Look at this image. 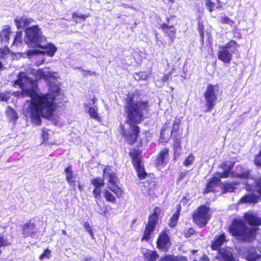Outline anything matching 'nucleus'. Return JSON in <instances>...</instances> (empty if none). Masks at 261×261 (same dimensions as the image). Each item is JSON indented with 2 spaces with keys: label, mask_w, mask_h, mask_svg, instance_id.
I'll return each instance as SVG.
<instances>
[{
  "label": "nucleus",
  "mask_w": 261,
  "mask_h": 261,
  "mask_svg": "<svg viewBox=\"0 0 261 261\" xmlns=\"http://www.w3.org/2000/svg\"><path fill=\"white\" fill-rule=\"evenodd\" d=\"M37 80L44 79L51 83L57 76L55 73L42 69L32 70ZM14 84L19 86L21 91L15 92L14 94L18 97L28 96L31 100L26 101L23 106V114L30 118L36 125L41 124V117L53 120V113L56 106L54 101L60 92V89L57 84L50 83L48 94H39L35 91L37 85L36 81L29 77L25 73L20 72Z\"/></svg>",
  "instance_id": "nucleus-1"
},
{
  "label": "nucleus",
  "mask_w": 261,
  "mask_h": 261,
  "mask_svg": "<svg viewBox=\"0 0 261 261\" xmlns=\"http://www.w3.org/2000/svg\"><path fill=\"white\" fill-rule=\"evenodd\" d=\"M135 96L128 95L125 105L127 122L129 126L128 132L122 127V134L128 142L134 144L137 140L140 128L137 125L143 119L144 114L148 110L146 101L135 100Z\"/></svg>",
  "instance_id": "nucleus-2"
},
{
  "label": "nucleus",
  "mask_w": 261,
  "mask_h": 261,
  "mask_svg": "<svg viewBox=\"0 0 261 261\" xmlns=\"http://www.w3.org/2000/svg\"><path fill=\"white\" fill-rule=\"evenodd\" d=\"M25 43L31 47H38L43 49V54L48 56L53 57L57 48L54 44L48 43L45 44L46 38L43 35L41 29L37 25L28 27L25 31Z\"/></svg>",
  "instance_id": "nucleus-3"
},
{
  "label": "nucleus",
  "mask_w": 261,
  "mask_h": 261,
  "mask_svg": "<svg viewBox=\"0 0 261 261\" xmlns=\"http://www.w3.org/2000/svg\"><path fill=\"white\" fill-rule=\"evenodd\" d=\"M256 228H249L242 220H234L229 230L232 236L240 237L242 239L250 241L255 237Z\"/></svg>",
  "instance_id": "nucleus-4"
},
{
  "label": "nucleus",
  "mask_w": 261,
  "mask_h": 261,
  "mask_svg": "<svg viewBox=\"0 0 261 261\" xmlns=\"http://www.w3.org/2000/svg\"><path fill=\"white\" fill-rule=\"evenodd\" d=\"M227 162L232 163L231 162ZM232 163L234 164V163ZM233 167L232 168H233ZM232 169L230 171L229 176L253 180V184H255V185L246 182V189L248 191L255 190L261 195V177L257 179H253L250 174V171L244 169L241 166H237L234 172L232 171Z\"/></svg>",
  "instance_id": "nucleus-5"
},
{
  "label": "nucleus",
  "mask_w": 261,
  "mask_h": 261,
  "mask_svg": "<svg viewBox=\"0 0 261 261\" xmlns=\"http://www.w3.org/2000/svg\"><path fill=\"white\" fill-rule=\"evenodd\" d=\"M233 166V163H228L226 161L222 162L220 167L223 169V172L216 173L213 177L210 180L204 191V193L213 191L214 186L219 184L220 181V178L229 177L230 171L232 169Z\"/></svg>",
  "instance_id": "nucleus-6"
},
{
  "label": "nucleus",
  "mask_w": 261,
  "mask_h": 261,
  "mask_svg": "<svg viewBox=\"0 0 261 261\" xmlns=\"http://www.w3.org/2000/svg\"><path fill=\"white\" fill-rule=\"evenodd\" d=\"M239 45L234 40H231L223 46H220L218 53L219 60L224 63H230L232 54L238 50Z\"/></svg>",
  "instance_id": "nucleus-7"
},
{
  "label": "nucleus",
  "mask_w": 261,
  "mask_h": 261,
  "mask_svg": "<svg viewBox=\"0 0 261 261\" xmlns=\"http://www.w3.org/2000/svg\"><path fill=\"white\" fill-rule=\"evenodd\" d=\"M219 95V87L218 85L208 84L203 94L206 112H211L216 105Z\"/></svg>",
  "instance_id": "nucleus-8"
},
{
  "label": "nucleus",
  "mask_w": 261,
  "mask_h": 261,
  "mask_svg": "<svg viewBox=\"0 0 261 261\" xmlns=\"http://www.w3.org/2000/svg\"><path fill=\"white\" fill-rule=\"evenodd\" d=\"M209 207L202 205L199 207L193 213V218L194 222L200 227H203L206 225L210 219Z\"/></svg>",
  "instance_id": "nucleus-9"
},
{
  "label": "nucleus",
  "mask_w": 261,
  "mask_h": 261,
  "mask_svg": "<svg viewBox=\"0 0 261 261\" xmlns=\"http://www.w3.org/2000/svg\"><path fill=\"white\" fill-rule=\"evenodd\" d=\"M103 177L105 179H108L109 183L108 188L113 192L118 197H119L122 193V191L116 185L117 177L116 174L110 167H108L103 170Z\"/></svg>",
  "instance_id": "nucleus-10"
},
{
  "label": "nucleus",
  "mask_w": 261,
  "mask_h": 261,
  "mask_svg": "<svg viewBox=\"0 0 261 261\" xmlns=\"http://www.w3.org/2000/svg\"><path fill=\"white\" fill-rule=\"evenodd\" d=\"M160 212L161 210L159 207H156L154 209L153 214L149 217L148 222L146 226L142 240L147 241L150 238V234L155 229Z\"/></svg>",
  "instance_id": "nucleus-11"
},
{
  "label": "nucleus",
  "mask_w": 261,
  "mask_h": 261,
  "mask_svg": "<svg viewBox=\"0 0 261 261\" xmlns=\"http://www.w3.org/2000/svg\"><path fill=\"white\" fill-rule=\"evenodd\" d=\"M129 155L133 160V164L135 168L140 179H144L146 176L144 167L141 165L140 153L138 150L133 149L129 152Z\"/></svg>",
  "instance_id": "nucleus-12"
},
{
  "label": "nucleus",
  "mask_w": 261,
  "mask_h": 261,
  "mask_svg": "<svg viewBox=\"0 0 261 261\" xmlns=\"http://www.w3.org/2000/svg\"><path fill=\"white\" fill-rule=\"evenodd\" d=\"M216 258L220 261H236L233 250L230 247L219 249Z\"/></svg>",
  "instance_id": "nucleus-13"
},
{
  "label": "nucleus",
  "mask_w": 261,
  "mask_h": 261,
  "mask_svg": "<svg viewBox=\"0 0 261 261\" xmlns=\"http://www.w3.org/2000/svg\"><path fill=\"white\" fill-rule=\"evenodd\" d=\"M170 246V240L166 232L162 231L159 236L157 241V247L163 250H167Z\"/></svg>",
  "instance_id": "nucleus-14"
},
{
  "label": "nucleus",
  "mask_w": 261,
  "mask_h": 261,
  "mask_svg": "<svg viewBox=\"0 0 261 261\" xmlns=\"http://www.w3.org/2000/svg\"><path fill=\"white\" fill-rule=\"evenodd\" d=\"M66 178L68 183L74 190H75V182L78 181V176L74 173L71 166H69L64 170Z\"/></svg>",
  "instance_id": "nucleus-15"
},
{
  "label": "nucleus",
  "mask_w": 261,
  "mask_h": 261,
  "mask_svg": "<svg viewBox=\"0 0 261 261\" xmlns=\"http://www.w3.org/2000/svg\"><path fill=\"white\" fill-rule=\"evenodd\" d=\"M37 232L38 228H36L35 224L31 221L23 226L22 234L25 238L29 236L33 238L35 237Z\"/></svg>",
  "instance_id": "nucleus-16"
},
{
  "label": "nucleus",
  "mask_w": 261,
  "mask_h": 261,
  "mask_svg": "<svg viewBox=\"0 0 261 261\" xmlns=\"http://www.w3.org/2000/svg\"><path fill=\"white\" fill-rule=\"evenodd\" d=\"M244 220L250 225L258 226L261 225V217H258L255 214L251 212L244 214Z\"/></svg>",
  "instance_id": "nucleus-17"
},
{
  "label": "nucleus",
  "mask_w": 261,
  "mask_h": 261,
  "mask_svg": "<svg viewBox=\"0 0 261 261\" xmlns=\"http://www.w3.org/2000/svg\"><path fill=\"white\" fill-rule=\"evenodd\" d=\"M161 28L163 32L166 34L167 36L169 38L170 43L173 42L175 38L176 29L173 25H169L168 24L164 23L160 25Z\"/></svg>",
  "instance_id": "nucleus-18"
},
{
  "label": "nucleus",
  "mask_w": 261,
  "mask_h": 261,
  "mask_svg": "<svg viewBox=\"0 0 261 261\" xmlns=\"http://www.w3.org/2000/svg\"><path fill=\"white\" fill-rule=\"evenodd\" d=\"M168 153L169 149L167 148H164L160 152L156 160V165L158 167L163 168L167 164Z\"/></svg>",
  "instance_id": "nucleus-19"
},
{
  "label": "nucleus",
  "mask_w": 261,
  "mask_h": 261,
  "mask_svg": "<svg viewBox=\"0 0 261 261\" xmlns=\"http://www.w3.org/2000/svg\"><path fill=\"white\" fill-rule=\"evenodd\" d=\"M34 22V19L27 17H17L15 19V24L18 29L25 27Z\"/></svg>",
  "instance_id": "nucleus-20"
},
{
  "label": "nucleus",
  "mask_w": 261,
  "mask_h": 261,
  "mask_svg": "<svg viewBox=\"0 0 261 261\" xmlns=\"http://www.w3.org/2000/svg\"><path fill=\"white\" fill-rule=\"evenodd\" d=\"M225 241V236L224 233H222L220 236H216L212 242L211 248L212 250H219V247Z\"/></svg>",
  "instance_id": "nucleus-21"
},
{
  "label": "nucleus",
  "mask_w": 261,
  "mask_h": 261,
  "mask_svg": "<svg viewBox=\"0 0 261 261\" xmlns=\"http://www.w3.org/2000/svg\"><path fill=\"white\" fill-rule=\"evenodd\" d=\"M258 196L254 193H250L245 195L240 200V202L243 203H257Z\"/></svg>",
  "instance_id": "nucleus-22"
},
{
  "label": "nucleus",
  "mask_w": 261,
  "mask_h": 261,
  "mask_svg": "<svg viewBox=\"0 0 261 261\" xmlns=\"http://www.w3.org/2000/svg\"><path fill=\"white\" fill-rule=\"evenodd\" d=\"M260 257V255L257 253L255 248H249L247 251L246 259L248 261H256Z\"/></svg>",
  "instance_id": "nucleus-23"
},
{
  "label": "nucleus",
  "mask_w": 261,
  "mask_h": 261,
  "mask_svg": "<svg viewBox=\"0 0 261 261\" xmlns=\"http://www.w3.org/2000/svg\"><path fill=\"white\" fill-rule=\"evenodd\" d=\"M143 254L147 261H155L159 257V255L156 252L149 250H146Z\"/></svg>",
  "instance_id": "nucleus-24"
},
{
  "label": "nucleus",
  "mask_w": 261,
  "mask_h": 261,
  "mask_svg": "<svg viewBox=\"0 0 261 261\" xmlns=\"http://www.w3.org/2000/svg\"><path fill=\"white\" fill-rule=\"evenodd\" d=\"M10 35H12L10 28L8 26H5L0 34L1 40L6 44L8 42Z\"/></svg>",
  "instance_id": "nucleus-25"
},
{
  "label": "nucleus",
  "mask_w": 261,
  "mask_h": 261,
  "mask_svg": "<svg viewBox=\"0 0 261 261\" xmlns=\"http://www.w3.org/2000/svg\"><path fill=\"white\" fill-rule=\"evenodd\" d=\"M174 137V144L173 148L174 154L179 155L181 149V136H173Z\"/></svg>",
  "instance_id": "nucleus-26"
},
{
  "label": "nucleus",
  "mask_w": 261,
  "mask_h": 261,
  "mask_svg": "<svg viewBox=\"0 0 261 261\" xmlns=\"http://www.w3.org/2000/svg\"><path fill=\"white\" fill-rule=\"evenodd\" d=\"M236 184L235 182H226L225 184H223L221 187L223 193L233 192L236 188Z\"/></svg>",
  "instance_id": "nucleus-27"
},
{
  "label": "nucleus",
  "mask_w": 261,
  "mask_h": 261,
  "mask_svg": "<svg viewBox=\"0 0 261 261\" xmlns=\"http://www.w3.org/2000/svg\"><path fill=\"white\" fill-rule=\"evenodd\" d=\"M6 113L7 116L10 120L15 121L17 119L18 115L17 112L10 107H8Z\"/></svg>",
  "instance_id": "nucleus-28"
},
{
  "label": "nucleus",
  "mask_w": 261,
  "mask_h": 261,
  "mask_svg": "<svg viewBox=\"0 0 261 261\" xmlns=\"http://www.w3.org/2000/svg\"><path fill=\"white\" fill-rule=\"evenodd\" d=\"M9 57V50L0 49V70L3 69V63L5 60Z\"/></svg>",
  "instance_id": "nucleus-29"
},
{
  "label": "nucleus",
  "mask_w": 261,
  "mask_h": 261,
  "mask_svg": "<svg viewBox=\"0 0 261 261\" xmlns=\"http://www.w3.org/2000/svg\"><path fill=\"white\" fill-rule=\"evenodd\" d=\"M179 208H177V212H176L172 216V217L170 219V222L169 223V225L171 227H174L176 224V223L178 220L179 218V208H180V206L177 205Z\"/></svg>",
  "instance_id": "nucleus-30"
},
{
  "label": "nucleus",
  "mask_w": 261,
  "mask_h": 261,
  "mask_svg": "<svg viewBox=\"0 0 261 261\" xmlns=\"http://www.w3.org/2000/svg\"><path fill=\"white\" fill-rule=\"evenodd\" d=\"M181 119L179 118H176L174 121L173 124L172 129L171 131V135L172 136H176V133L179 129V124L180 123Z\"/></svg>",
  "instance_id": "nucleus-31"
},
{
  "label": "nucleus",
  "mask_w": 261,
  "mask_h": 261,
  "mask_svg": "<svg viewBox=\"0 0 261 261\" xmlns=\"http://www.w3.org/2000/svg\"><path fill=\"white\" fill-rule=\"evenodd\" d=\"M97 112L98 110L96 106L89 107L88 113L91 118L95 119H98L99 117Z\"/></svg>",
  "instance_id": "nucleus-32"
},
{
  "label": "nucleus",
  "mask_w": 261,
  "mask_h": 261,
  "mask_svg": "<svg viewBox=\"0 0 261 261\" xmlns=\"http://www.w3.org/2000/svg\"><path fill=\"white\" fill-rule=\"evenodd\" d=\"M22 33L21 32H17L15 35H13L14 39L13 41L12 45L17 46L21 42Z\"/></svg>",
  "instance_id": "nucleus-33"
},
{
  "label": "nucleus",
  "mask_w": 261,
  "mask_h": 261,
  "mask_svg": "<svg viewBox=\"0 0 261 261\" xmlns=\"http://www.w3.org/2000/svg\"><path fill=\"white\" fill-rule=\"evenodd\" d=\"M91 184L94 188H101L104 185V181L102 179L97 177L91 180Z\"/></svg>",
  "instance_id": "nucleus-34"
},
{
  "label": "nucleus",
  "mask_w": 261,
  "mask_h": 261,
  "mask_svg": "<svg viewBox=\"0 0 261 261\" xmlns=\"http://www.w3.org/2000/svg\"><path fill=\"white\" fill-rule=\"evenodd\" d=\"M134 79L137 81L145 80L148 77V74L145 72H140L134 75Z\"/></svg>",
  "instance_id": "nucleus-35"
},
{
  "label": "nucleus",
  "mask_w": 261,
  "mask_h": 261,
  "mask_svg": "<svg viewBox=\"0 0 261 261\" xmlns=\"http://www.w3.org/2000/svg\"><path fill=\"white\" fill-rule=\"evenodd\" d=\"M101 188H94L93 190V194L95 198V201L98 205H99L98 200L101 198Z\"/></svg>",
  "instance_id": "nucleus-36"
},
{
  "label": "nucleus",
  "mask_w": 261,
  "mask_h": 261,
  "mask_svg": "<svg viewBox=\"0 0 261 261\" xmlns=\"http://www.w3.org/2000/svg\"><path fill=\"white\" fill-rule=\"evenodd\" d=\"M105 197L106 199L110 202L114 203L116 202V198L115 196L108 190L105 191Z\"/></svg>",
  "instance_id": "nucleus-37"
},
{
  "label": "nucleus",
  "mask_w": 261,
  "mask_h": 261,
  "mask_svg": "<svg viewBox=\"0 0 261 261\" xmlns=\"http://www.w3.org/2000/svg\"><path fill=\"white\" fill-rule=\"evenodd\" d=\"M10 98V93H1L0 92V100L5 101L8 103Z\"/></svg>",
  "instance_id": "nucleus-38"
},
{
  "label": "nucleus",
  "mask_w": 261,
  "mask_h": 261,
  "mask_svg": "<svg viewBox=\"0 0 261 261\" xmlns=\"http://www.w3.org/2000/svg\"><path fill=\"white\" fill-rule=\"evenodd\" d=\"M205 5L210 12L213 11L215 6V3L212 2L210 0H205Z\"/></svg>",
  "instance_id": "nucleus-39"
},
{
  "label": "nucleus",
  "mask_w": 261,
  "mask_h": 261,
  "mask_svg": "<svg viewBox=\"0 0 261 261\" xmlns=\"http://www.w3.org/2000/svg\"><path fill=\"white\" fill-rule=\"evenodd\" d=\"M194 160V156L192 154H190L185 160L184 165L185 166H188L192 164Z\"/></svg>",
  "instance_id": "nucleus-40"
},
{
  "label": "nucleus",
  "mask_w": 261,
  "mask_h": 261,
  "mask_svg": "<svg viewBox=\"0 0 261 261\" xmlns=\"http://www.w3.org/2000/svg\"><path fill=\"white\" fill-rule=\"evenodd\" d=\"M88 17L87 15L80 14L79 15L77 13H73V18L76 22H77V19H82L83 20H85L86 18Z\"/></svg>",
  "instance_id": "nucleus-41"
},
{
  "label": "nucleus",
  "mask_w": 261,
  "mask_h": 261,
  "mask_svg": "<svg viewBox=\"0 0 261 261\" xmlns=\"http://www.w3.org/2000/svg\"><path fill=\"white\" fill-rule=\"evenodd\" d=\"M198 29L201 37V40H203L204 38V26L201 22L198 23Z\"/></svg>",
  "instance_id": "nucleus-42"
},
{
  "label": "nucleus",
  "mask_w": 261,
  "mask_h": 261,
  "mask_svg": "<svg viewBox=\"0 0 261 261\" xmlns=\"http://www.w3.org/2000/svg\"><path fill=\"white\" fill-rule=\"evenodd\" d=\"M41 53H42V51H41L38 49H30L27 52V56L29 58H31L33 55H37Z\"/></svg>",
  "instance_id": "nucleus-43"
},
{
  "label": "nucleus",
  "mask_w": 261,
  "mask_h": 261,
  "mask_svg": "<svg viewBox=\"0 0 261 261\" xmlns=\"http://www.w3.org/2000/svg\"><path fill=\"white\" fill-rule=\"evenodd\" d=\"M184 233L186 237L188 238L195 233V230L193 228H190L189 229L185 230Z\"/></svg>",
  "instance_id": "nucleus-44"
},
{
  "label": "nucleus",
  "mask_w": 261,
  "mask_h": 261,
  "mask_svg": "<svg viewBox=\"0 0 261 261\" xmlns=\"http://www.w3.org/2000/svg\"><path fill=\"white\" fill-rule=\"evenodd\" d=\"M50 254V251L48 249H46L44 251V253L40 256L39 258L40 259H43L44 258H48L49 257Z\"/></svg>",
  "instance_id": "nucleus-45"
},
{
  "label": "nucleus",
  "mask_w": 261,
  "mask_h": 261,
  "mask_svg": "<svg viewBox=\"0 0 261 261\" xmlns=\"http://www.w3.org/2000/svg\"><path fill=\"white\" fill-rule=\"evenodd\" d=\"M47 129L44 128L42 129V137L44 140H47L48 137V134L47 133Z\"/></svg>",
  "instance_id": "nucleus-46"
},
{
  "label": "nucleus",
  "mask_w": 261,
  "mask_h": 261,
  "mask_svg": "<svg viewBox=\"0 0 261 261\" xmlns=\"http://www.w3.org/2000/svg\"><path fill=\"white\" fill-rule=\"evenodd\" d=\"M84 227L87 232L91 231L92 229L89 225V223L88 222H85L84 223Z\"/></svg>",
  "instance_id": "nucleus-47"
},
{
  "label": "nucleus",
  "mask_w": 261,
  "mask_h": 261,
  "mask_svg": "<svg viewBox=\"0 0 261 261\" xmlns=\"http://www.w3.org/2000/svg\"><path fill=\"white\" fill-rule=\"evenodd\" d=\"M222 21L227 24H231L233 23V21L228 17L225 16L223 18Z\"/></svg>",
  "instance_id": "nucleus-48"
},
{
  "label": "nucleus",
  "mask_w": 261,
  "mask_h": 261,
  "mask_svg": "<svg viewBox=\"0 0 261 261\" xmlns=\"http://www.w3.org/2000/svg\"><path fill=\"white\" fill-rule=\"evenodd\" d=\"M83 75H96V73L95 72H92V71H89V70H85V71H84L83 72Z\"/></svg>",
  "instance_id": "nucleus-49"
},
{
  "label": "nucleus",
  "mask_w": 261,
  "mask_h": 261,
  "mask_svg": "<svg viewBox=\"0 0 261 261\" xmlns=\"http://www.w3.org/2000/svg\"><path fill=\"white\" fill-rule=\"evenodd\" d=\"M187 174V171L181 172L180 173L179 177V178L178 179V180L179 181L181 180L186 176Z\"/></svg>",
  "instance_id": "nucleus-50"
},
{
  "label": "nucleus",
  "mask_w": 261,
  "mask_h": 261,
  "mask_svg": "<svg viewBox=\"0 0 261 261\" xmlns=\"http://www.w3.org/2000/svg\"><path fill=\"white\" fill-rule=\"evenodd\" d=\"M200 261H210L209 258L206 255H204L201 259Z\"/></svg>",
  "instance_id": "nucleus-51"
},
{
  "label": "nucleus",
  "mask_w": 261,
  "mask_h": 261,
  "mask_svg": "<svg viewBox=\"0 0 261 261\" xmlns=\"http://www.w3.org/2000/svg\"><path fill=\"white\" fill-rule=\"evenodd\" d=\"M162 44H163V42H162V41H160V40L157 39V40H156V44L159 46L161 47Z\"/></svg>",
  "instance_id": "nucleus-52"
},
{
  "label": "nucleus",
  "mask_w": 261,
  "mask_h": 261,
  "mask_svg": "<svg viewBox=\"0 0 261 261\" xmlns=\"http://www.w3.org/2000/svg\"><path fill=\"white\" fill-rule=\"evenodd\" d=\"M78 188L80 191H82L83 190V186L81 185L80 182H79Z\"/></svg>",
  "instance_id": "nucleus-53"
},
{
  "label": "nucleus",
  "mask_w": 261,
  "mask_h": 261,
  "mask_svg": "<svg viewBox=\"0 0 261 261\" xmlns=\"http://www.w3.org/2000/svg\"><path fill=\"white\" fill-rule=\"evenodd\" d=\"M90 234V237L92 238V239H94V233L92 231V230H91V231H89L88 232Z\"/></svg>",
  "instance_id": "nucleus-54"
},
{
  "label": "nucleus",
  "mask_w": 261,
  "mask_h": 261,
  "mask_svg": "<svg viewBox=\"0 0 261 261\" xmlns=\"http://www.w3.org/2000/svg\"><path fill=\"white\" fill-rule=\"evenodd\" d=\"M168 77H169V75H165L164 76L163 80L164 81H166L168 80Z\"/></svg>",
  "instance_id": "nucleus-55"
},
{
  "label": "nucleus",
  "mask_w": 261,
  "mask_h": 261,
  "mask_svg": "<svg viewBox=\"0 0 261 261\" xmlns=\"http://www.w3.org/2000/svg\"><path fill=\"white\" fill-rule=\"evenodd\" d=\"M92 103H93V104H94V103H95V101H96V99L95 98H93L92 99Z\"/></svg>",
  "instance_id": "nucleus-56"
},
{
  "label": "nucleus",
  "mask_w": 261,
  "mask_h": 261,
  "mask_svg": "<svg viewBox=\"0 0 261 261\" xmlns=\"http://www.w3.org/2000/svg\"><path fill=\"white\" fill-rule=\"evenodd\" d=\"M62 232L63 234H66V231L65 230H62Z\"/></svg>",
  "instance_id": "nucleus-57"
},
{
  "label": "nucleus",
  "mask_w": 261,
  "mask_h": 261,
  "mask_svg": "<svg viewBox=\"0 0 261 261\" xmlns=\"http://www.w3.org/2000/svg\"><path fill=\"white\" fill-rule=\"evenodd\" d=\"M164 128H163V129L162 130V132H161V135H163V131H164Z\"/></svg>",
  "instance_id": "nucleus-58"
},
{
  "label": "nucleus",
  "mask_w": 261,
  "mask_h": 261,
  "mask_svg": "<svg viewBox=\"0 0 261 261\" xmlns=\"http://www.w3.org/2000/svg\"><path fill=\"white\" fill-rule=\"evenodd\" d=\"M167 23H168L169 21V18H167Z\"/></svg>",
  "instance_id": "nucleus-59"
},
{
  "label": "nucleus",
  "mask_w": 261,
  "mask_h": 261,
  "mask_svg": "<svg viewBox=\"0 0 261 261\" xmlns=\"http://www.w3.org/2000/svg\"><path fill=\"white\" fill-rule=\"evenodd\" d=\"M54 123H55V124H56V125H57V124H58V122H57V121H56V120H55V121Z\"/></svg>",
  "instance_id": "nucleus-60"
}]
</instances>
